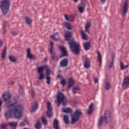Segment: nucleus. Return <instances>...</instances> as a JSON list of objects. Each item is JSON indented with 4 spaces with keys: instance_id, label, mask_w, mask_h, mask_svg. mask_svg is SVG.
<instances>
[{
    "instance_id": "nucleus-1",
    "label": "nucleus",
    "mask_w": 129,
    "mask_h": 129,
    "mask_svg": "<svg viewBox=\"0 0 129 129\" xmlns=\"http://www.w3.org/2000/svg\"><path fill=\"white\" fill-rule=\"evenodd\" d=\"M8 110L5 111V116L6 119H10L13 118V115L16 118H21L22 117V111L23 110V106L22 105H17L15 106L7 107Z\"/></svg>"
},
{
    "instance_id": "nucleus-2",
    "label": "nucleus",
    "mask_w": 129,
    "mask_h": 129,
    "mask_svg": "<svg viewBox=\"0 0 129 129\" xmlns=\"http://www.w3.org/2000/svg\"><path fill=\"white\" fill-rule=\"evenodd\" d=\"M71 37H72V32L67 31V32L65 33L64 38L67 42H69V45L71 52L74 53V54H77V55H79L80 52V45L79 43H76L75 41H70Z\"/></svg>"
},
{
    "instance_id": "nucleus-3",
    "label": "nucleus",
    "mask_w": 129,
    "mask_h": 129,
    "mask_svg": "<svg viewBox=\"0 0 129 129\" xmlns=\"http://www.w3.org/2000/svg\"><path fill=\"white\" fill-rule=\"evenodd\" d=\"M3 100L5 102V106L10 107L15 106L18 102L16 100H12V94L10 92H6L2 95Z\"/></svg>"
},
{
    "instance_id": "nucleus-4",
    "label": "nucleus",
    "mask_w": 129,
    "mask_h": 129,
    "mask_svg": "<svg viewBox=\"0 0 129 129\" xmlns=\"http://www.w3.org/2000/svg\"><path fill=\"white\" fill-rule=\"evenodd\" d=\"M11 2L10 0H2L0 2V10H1L3 15H7L10 11Z\"/></svg>"
},
{
    "instance_id": "nucleus-5",
    "label": "nucleus",
    "mask_w": 129,
    "mask_h": 129,
    "mask_svg": "<svg viewBox=\"0 0 129 129\" xmlns=\"http://www.w3.org/2000/svg\"><path fill=\"white\" fill-rule=\"evenodd\" d=\"M111 117V114L109 110L105 111L104 113V117L103 116H101L100 120L98 122V126H101L103 122V120L105 121V123H108L110 121V118Z\"/></svg>"
},
{
    "instance_id": "nucleus-6",
    "label": "nucleus",
    "mask_w": 129,
    "mask_h": 129,
    "mask_svg": "<svg viewBox=\"0 0 129 129\" xmlns=\"http://www.w3.org/2000/svg\"><path fill=\"white\" fill-rule=\"evenodd\" d=\"M81 116H82V112L81 111V110L77 109L75 112L71 115L72 124H74L75 122L78 121Z\"/></svg>"
},
{
    "instance_id": "nucleus-7",
    "label": "nucleus",
    "mask_w": 129,
    "mask_h": 129,
    "mask_svg": "<svg viewBox=\"0 0 129 129\" xmlns=\"http://www.w3.org/2000/svg\"><path fill=\"white\" fill-rule=\"evenodd\" d=\"M57 102H62L63 105H66L68 103L67 98L62 93H58L56 99Z\"/></svg>"
},
{
    "instance_id": "nucleus-8",
    "label": "nucleus",
    "mask_w": 129,
    "mask_h": 129,
    "mask_svg": "<svg viewBox=\"0 0 129 129\" xmlns=\"http://www.w3.org/2000/svg\"><path fill=\"white\" fill-rule=\"evenodd\" d=\"M128 11V0H125L123 7L121 8V14L122 16L125 17Z\"/></svg>"
},
{
    "instance_id": "nucleus-9",
    "label": "nucleus",
    "mask_w": 129,
    "mask_h": 129,
    "mask_svg": "<svg viewBox=\"0 0 129 129\" xmlns=\"http://www.w3.org/2000/svg\"><path fill=\"white\" fill-rule=\"evenodd\" d=\"M47 111L46 112V115L47 117H52L53 116V107H52V105H51V102L48 101L47 103Z\"/></svg>"
},
{
    "instance_id": "nucleus-10",
    "label": "nucleus",
    "mask_w": 129,
    "mask_h": 129,
    "mask_svg": "<svg viewBox=\"0 0 129 129\" xmlns=\"http://www.w3.org/2000/svg\"><path fill=\"white\" fill-rule=\"evenodd\" d=\"M50 58L52 61H56L58 62L59 61V56L56 55V52L53 51V48L51 47L50 49Z\"/></svg>"
},
{
    "instance_id": "nucleus-11",
    "label": "nucleus",
    "mask_w": 129,
    "mask_h": 129,
    "mask_svg": "<svg viewBox=\"0 0 129 129\" xmlns=\"http://www.w3.org/2000/svg\"><path fill=\"white\" fill-rule=\"evenodd\" d=\"M127 87H129V77H126L123 81L122 84V88L123 89H126Z\"/></svg>"
},
{
    "instance_id": "nucleus-12",
    "label": "nucleus",
    "mask_w": 129,
    "mask_h": 129,
    "mask_svg": "<svg viewBox=\"0 0 129 129\" xmlns=\"http://www.w3.org/2000/svg\"><path fill=\"white\" fill-rule=\"evenodd\" d=\"M68 64H69V60L67 58L62 59L60 62L61 67H67Z\"/></svg>"
},
{
    "instance_id": "nucleus-13",
    "label": "nucleus",
    "mask_w": 129,
    "mask_h": 129,
    "mask_svg": "<svg viewBox=\"0 0 129 129\" xmlns=\"http://www.w3.org/2000/svg\"><path fill=\"white\" fill-rule=\"evenodd\" d=\"M60 50L62 52V55L60 56V58H62V57H66L68 56V52H67V50H66V48L62 46H60L59 47Z\"/></svg>"
},
{
    "instance_id": "nucleus-14",
    "label": "nucleus",
    "mask_w": 129,
    "mask_h": 129,
    "mask_svg": "<svg viewBox=\"0 0 129 129\" xmlns=\"http://www.w3.org/2000/svg\"><path fill=\"white\" fill-rule=\"evenodd\" d=\"M27 57L28 58H29L30 60H34V59H36V56L34 55V54H32L31 53V49L28 48L27 49Z\"/></svg>"
},
{
    "instance_id": "nucleus-15",
    "label": "nucleus",
    "mask_w": 129,
    "mask_h": 129,
    "mask_svg": "<svg viewBox=\"0 0 129 129\" xmlns=\"http://www.w3.org/2000/svg\"><path fill=\"white\" fill-rule=\"evenodd\" d=\"M94 104L93 103H91L89 105V108L87 110L88 114H91V113L93 112V111L94 110Z\"/></svg>"
},
{
    "instance_id": "nucleus-16",
    "label": "nucleus",
    "mask_w": 129,
    "mask_h": 129,
    "mask_svg": "<svg viewBox=\"0 0 129 129\" xmlns=\"http://www.w3.org/2000/svg\"><path fill=\"white\" fill-rule=\"evenodd\" d=\"M84 66L86 69H88L90 68V60L87 58H85V62L84 63Z\"/></svg>"
},
{
    "instance_id": "nucleus-17",
    "label": "nucleus",
    "mask_w": 129,
    "mask_h": 129,
    "mask_svg": "<svg viewBox=\"0 0 129 129\" xmlns=\"http://www.w3.org/2000/svg\"><path fill=\"white\" fill-rule=\"evenodd\" d=\"M74 83H75V81H74V79L71 78L69 79V84L68 86V88H71L73 85H74Z\"/></svg>"
},
{
    "instance_id": "nucleus-18",
    "label": "nucleus",
    "mask_w": 129,
    "mask_h": 129,
    "mask_svg": "<svg viewBox=\"0 0 129 129\" xmlns=\"http://www.w3.org/2000/svg\"><path fill=\"white\" fill-rule=\"evenodd\" d=\"M25 23H26L27 25H29V26H31L33 23V20H32V19H31V17H25Z\"/></svg>"
},
{
    "instance_id": "nucleus-19",
    "label": "nucleus",
    "mask_w": 129,
    "mask_h": 129,
    "mask_svg": "<svg viewBox=\"0 0 129 129\" xmlns=\"http://www.w3.org/2000/svg\"><path fill=\"white\" fill-rule=\"evenodd\" d=\"M46 68H48V66H42L40 67H38L37 68V72L39 74L41 73H43V71L46 69Z\"/></svg>"
},
{
    "instance_id": "nucleus-20",
    "label": "nucleus",
    "mask_w": 129,
    "mask_h": 129,
    "mask_svg": "<svg viewBox=\"0 0 129 129\" xmlns=\"http://www.w3.org/2000/svg\"><path fill=\"white\" fill-rule=\"evenodd\" d=\"M6 56H7V46H5L4 50L1 54V58L2 60H5L6 59Z\"/></svg>"
},
{
    "instance_id": "nucleus-21",
    "label": "nucleus",
    "mask_w": 129,
    "mask_h": 129,
    "mask_svg": "<svg viewBox=\"0 0 129 129\" xmlns=\"http://www.w3.org/2000/svg\"><path fill=\"white\" fill-rule=\"evenodd\" d=\"M53 127L54 129H60V126L59 125V121L55 119L53 121Z\"/></svg>"
},
{
    "instance_id": "nucleus-22",
    "label": "nucleus",
    "mask_w": 129,
    "mask_h": 129,
    "mask_svg": "<svg viewBox=\"0 0 129 129\" xmlns=\"http://www.w3.org/2000/svg\"><path fill=\"white\" fill-rule=\"evenodd\" d=\"M38 109V103L36 102H35L34 104L32 105L31 110L30 112H34V111H36Z\"/></svg>"
},
{
    "instance_id": "nucleus-23",
    "label": "nucleus",
    "mask_w": 129,
    "mask_h": 129,
    "mask_svg": "<svg viewBox=\"0 0 129 129\" xmlns=\"http://www.w3.org/2000/svg\"><path fill=\"white\" fill-rule=\"evenodd\" d=\"M111 85L110 82L108 80H107L105 84V90H109L110 89Z\"/></svg>"
},
{
    "instance_id": "nucleus-24",
    "label": "nucleus",
    "mask_w": 129,
    "mask_h": 129,
    "mask_svg": "<svg viewBox=\"0 0 129 129\" xmlns=\"http://www.w3.org/2000/svg\"><path fill=\"white\" fill-rule=\"evenodd\" d=\"M91 44L90 42H86L83 44L84 48L86 51L90 49Z\"/></svg>"
},
{
    "instance_id": "nucleus-25",
    "label": "nucleus",
    "mask_w": 129,
    "mask_h": 129,
    "mask_svg": "<svg viewBox=\"0 0 129 129\" xmlns=\"http://www.w3.org/2000/svg\"><path fill=\"white\" fill-rule=\"evenodd\" d=\"M9 59L12 63H15V62H17V61H18V58L14 55H10L9 56Z\"/></svg>"
},
{
    "instance_id": "nucleus-26",
    "label": "nucleus",
    "mask_w": 129,
    "mask_h": 129,
    "mask_svg": "<svg viewBox=\"0 0 129 129\" xmlns=\"http://www.w3.org/2000/svg\"><path fill=\"white\" fill-rule=\"evenodd\" d=\"M63 26L66 27L68 30H73V27L71 26V24L68 22H64Z\"/></svg>"
},
{
    "instance_id": "nucleus-27",
    "label": "nucleus",
    "mask_w": 129,
    "mask_h": 129,
    "mask_svg": "<svg viewBox=\"0 0 129 129\" xmlns=\"http://www.w3.org/2000/svg\"><path fill=\"white\" fill-rule=\"evenodd\" d=\"M90 27H91V22H88L85 27L86 32H87V33H89V31L88 30L89 29V28H90Z\"/></svg>"
},
{
    "instance_id": "nucleus-28",
    "label": "nucleus",
    "mask_w": 129,
    "mask_h": 129,
    "mask_svg": "<svg viewBox=\"0 0 129 129\" xmlns=\"http://www.w3.org/2000/svg\"><path fill=\"white\" fill-rule=\"evenodd\" d=\"M63 120L66 124H69V116L64 115L63 116Z\"/></svg>"
},
{
    "instance_id": "nucleus-29",
    "label": "nucleus",
    "mask_w": 129,
    "mask_h": 129,
    "mask_svg": "<svg viewBox=\"0 0 129 129\" xmlns=\"http://www.w3.org/2000/svg\"><path fill=\"white\" fill-rule=\"evenodd\" d=\"M86 5V0H81V3L79 7H80L81 8H84V9H85Z\"/></svg>"
},
{
    "instance_id": "nucleus-30",
    "label": "nucleus",
    "mask_w": 129,
    "mask_h": 129,
    "mask_svg": "<svg viewBox=\"0 0 129 129\" xmlns=\"http://www.w3.org/2000/svg\"><path fill=\"white\" fill-rule=\"evenodd\" d=\"M120 66L121 68V70H124V69H126L129 67V65L127 64L126 66H123V63L121 62V60H120Z\"/></svg>"
},
{
    "instance_id": "nucleus-31",
    "label": "nucleus",
    "mask_w": 129,
    "mask_h": 129,
    "mask_svg": "<svg viewBox=\"0 0 129 129\" xmlns=\"http://www.w3.org/2000/svg\"><path fill=\"white\" fill-rule=\"evenodd\" d=\"M63 112L66 113H72V109L70 108H68L67 109H62Z\"/></svg>"
},
{
    "instance_id": "nucleus-32",
    "label": "nucleus",
    "mask_w": 129,
    "mask_h": 129,
    "mask_svg": "<svg viewBox=\"0 0 129 129\" xmlns=\"http://www.w3.org/2000/svg\"><path fill=\"white\" fill-rule=\"evenodd\" d=\"M8 125H9V126H11L12 127H16L17 125H18V122H11L8 123Z\"/></svg>"
},
{
    "instance_id": "nucleus-33",
    "label": "nucleus",
    "mask_w": 129,
    "mask_h": 129,
    "mask_svg": "<svg viewBox=\"0 0 129 129\" xmlns=\"http://www.w3.org/2000/svg\"><path fill=\"white\" fill-rule=\"evenodd\" d=\"M41 120L42 123H43V124H44V125H47V124H48V121H47L45 116H42L41 117Z\"/></svg>"
},
{
    "instance_id": "nucleus-34",
    "label": "nucleus",
    "mask_w": 129,
    "mask_h": 129,
    "mask_svg": "<svg viewBox=\"0 0 129 129\" xmlns=\"http://www.w3.org/2000/svg\"><path fill=\"white\" fill-rule=\"evenodd\" d=\"M81 33L82 34V39H83V40H87V35L85 34V33H84V31H81Z\"/></svg>"
},
{
    "instance_id": "nucleus-35",
    "label": "nucleus",
    "mask_w": 129,
    "mask_h": 129,
    "mask_svg": "<svg viewBox=\"0 0 129 129\" xmlns=\"http://www.w3.org/2000/svg\"><path fill=\"white\" fill-rule=\"evenodd\" d=\"M42 123L40 121H37V123L35 125V128L36 129H40L42 127L41 126Z\"/></svg>"
},
{
    "instance_id": "nucleus-36",
    "label": "nucleus",
    "mask_w": 129,
    "mask_h": 129,
    "mask_svg": "<svg viewBox=\"0 0 129 129\" xmlns=\"http://www.w3.org/2000/svg\"><path fill=\"white\" fill-rule=\"evenodd\" d=\"M78 9L79 12L81 13V14H82V13H84V10L85 8L83 7H80V6H79L78 7Z\"/></svg>"
},
{
    "instance_id": "nucleus-37",
    "label": "nucleus",
    "mask_w": 129,
    "mask_h": 129,
    "mask_svg": "<svg viewBox=\"0 0 129 129\" xmlns=\"http://www.w3.org/2000/svg\"><path fill=\"white\" fill-rule=\"evenodd\" d=\"M46 83L47 84H50L51 82V77H50V76H46Z\"/></svg>"
},
{
    "instance_id": "nucleus-38",
    "label": "nucleus",
    "mask_w": 129,
    "mask_h": 129,
    "mask_svg": "<svg viewBox=\"0 0 129 129\" xmlns=\"http://www.w3.org/2000/svg\"><path fill=\"white\" fill-rule=\"evenodd\" d=\"M45 69H46V76H49V75L51 74V71L50 70V69H49V67H47V68H45Z\"/></svg>"
},
{
    "instance_id": "nucleus-39",
    "label": "nucleus",
    "mask_w": 129,
    "mask_h": 129,
    "mask_svg": "<svg viewBox=\"0 0 129 129\" xmlns=\"http://www.w3.org/2000/svg\"><path fill=\"white\" fill-rule=\"evenodd\" d=\"M98 54V61H99L100 64H101V54L99 52H97Z\"/></svg>"
},
{
    "instance_id": "nucleus-40",
    "label": "nucleus",
    "mask_w": 129,
    "mask_h": 129,
    "mask_svg": "<svg viewBox=\"0 0 129 129\" xmlns=\"http://www.w3.org/2000/svg\"><path fill=\"white\" fill-rule=\"evenodd\" d=\"M57 34H58V33H56L55 34L51 36V38L52 40H54V41H58V38L55 37V36H56Z\"/></svg>"
},
{
    "instance_id": "nucleus-41",
    "label": "nucleus",
    "mask_w": 129,
    "mask_h": 129,
    "mask_svg": "<svg viewBox=\"0 0 129 129\" xmlns=\"http://www.w3.org/2000/svg\"><path fill=\"white\" fill-rule=\"evenodd\" d=\"M44 77H45V75L43 73L40 74L39 77L38 78V79L39 80H42V79H44Z\"/></svg>"
},
{
    "instance_id": "nucleus-42",
    "label": "nucleus",
    "mask_w": 129,
    "mask_h": 129,
    "mask_svg": "<svg viewBox=\"0 0 129 129\" xmlns=\"http://www.w3.org/2000/svg\"><path fill=\"white\" fill-rule=\"evenodd\" d=\"M25 122H27V121L26 120H24V121L21 122L20 123V126H24V125H26Z\"/></svg>"
},
{
    "instance_id": "nucleus-43",
    "label": "nucleus",
    "mask_w": 129,
    "mask_h": 129,
    "mask_svg": "<svg viewBox=\"0 0 129 129\" xmlns=\"http://www.w3.org/2000/svg\"><path fill=\"white\" fill-rule=\"evenodd\" d=\"M60 83L62 84V86H65V84H66V81L64 79H62L60 81Z\"/></svg>"
},
{
    "instance_id": "nucleus-44",
    "label": "nucleus",
    "mask_w": 129,
    "mask_h": 129,
    "mask_svg": "<svg viewBox=\"0 0 129 129\" xmlns=\"http://www.w3.org/2000/svg\"><path fill=\"white\" fill-rule=\"evenodd\" d=\"M11 34L12 35V36H17V35H19V33H18V32L15 31H11Z\"/></svg>"
},
{
    "instance_id": "nucleus-45",
    "label": "nucleus",
    "mask_w": 129,
    "mask_h": 129,
    "mask_svg": "<svg viewBox=\"0 0 129 129\" xmlns=\"http://www.w3.org/2000/svg\"><path fill=\"white\" fill-rule=\"evenodd\" d=\"M113 61L112 60L111 62H110L109 66H108V68H112V66H113Z\"/></svg>"
},
{
    "instance_id": "nucleus-46",
    "label": "nucleus",
    "mask_w": 129,
    "mask_h": 129,
    "mask_svg": "<svg viewBox=\"0 0 129 129\" xmlns=\"http://www.w3.org/2000/svg\"><path fill=\"white\" fill-rule=\"evenodd\" d=\"M2 105H3V99L0 98V111L2 110Z\"/></svg>"
},
{
    "instance_id": "nucleus-47",
    "label": "nucleus",
    "mask_w": 129,
    "mask_h": 129,
    "mask_svg": "<svg viewBox=\"0 0 129 129\" xmlns=\"http://www.w3.org/2000/svg\"><path fill=\"white\" fill-rule=\"evenodd\" d=\"M6 127H7V125L6 124H1V129H7L6 128Z\"/></svg>"
},
{
    "instance_id": "nucleus-48",
    "label": "nucleus",
    "mask_w": 129,
    "mask_h": 129,
    "mask_svg": "<svg viewBox=\"0 0 129 129\" xmlns=\"http://www.w3.org/2000/svg\"><path fill=\"white\" fill-rule=\"evenodd\" d=\"M31 96L32 97H34V96H35V91H34V90H31Z\"/></svg>"
},
{
    "instance_id": "nucleus-49",
    "label": "nucleus",
    "mask_w": 129,
    "mask_h": 129,
    "mask_svg": "<svg viewBox=\"0 0 129 129\" xmlns=\"http://www.w3.org/2000/svg\"><path fill=\"white\" fill-rule=\"evenodd\" d=\"M4 45V40L0 39V48Z\"/></svg>"
},
{
    "instance_id": "nucleus-50",
    "label": "nucleus",
    "mask_w": 129,
    "mask_h": 129,
    "mask_svg": "<svg viewBox=\"0 0 129 129\" xmlns=\"http://www.w3.org/2000/svg\"><path fill=\"white\" fill-rule=\"evenodd\" d=\"M75 18V17L73 15H71L70 19H71V22H74V20L73 19Z\"/></svg>"
},
{
    "instance_id": "nucleus-51",
    "label": "nucleus",
    "mask_w": 129,
    "mask_h": 129,
    "mask_svg": "<svg viewBox=\"0 0 129 129\" xmlns=\"http://www.w3.org/2000/svg\"><path fill=\"white\" fill-rule=\"evenodd\" d=\"M114 58H115V55L113 53L112 54V61H114Z\"/></svg>"
},
{
    "instance_id": "nucleus-52",
    "label": "nucleus",
    "mask_w": 129,
    "mask_h": 129,
    "mask_svg": "<svg viewBox=\"0 0 129 129\" xmlns=\"http://www.w3.org/2000/svg\"><path fill=\"white\" fill-rule=\"evenodd\" d=\"M64 18L67 21H69V17H68V15L67 14H66L64 15Z\"/></svg>"
},
{
    "instance_id": "nucleus-53",
    "label": "nucleus",
    "mask_w": 129,
    "mask_h": 129,
    "mask_svg": "<svg viewBox=\"0 0 129 129\" xmlns=\"http://www.w3.org/2000/svg\"><path fill=\"white\" fill-rule=\"evenodd\" d=\"M73 89H75V90H80V89L78 87H74Z\"/></svg>"
},
{
    "instance_id": "nucleus-54",
    "label": "nucleus",
    "mask_w": 129,
    "mask_h": 129,
    "mask_svg": "<svg viewBox=\"0 0 129 129\" xmlns=\"http://www.w3.org/2000/svg\"><path fill=\"white\" fill-rule=\"evenodd\" d=\"M94 82L95 83H98V79L95 78L94 79Z\"/></svg>"
},
{
    "instance_id": "nucleus-55",
    "label": "nucleus",
    "mask_w": 129,
    "mask_h": 129,
    "mask_svg": "<svg viewBox=\"0 0 129 129\" xmlns=\"http://www.w3.org/2000/svg\"><path fill=\"white\" fill-rule=\"evenodd\" d=\"M19 91L20 93H24V91H23V89H22V88H20Z\"/></svg>"
},
{
    "instance_id": "nucleus-56",
    "label": "nucleus",
    "mask_w": 129,
    "mask_h": 129,
    "mask_svg": "<svg viewBox=\"0 0 129 129\" xmlns=\"http://www.w3.org/2000/svg\"><path fill=\"white\" fill-rule=\"evenodd\" d=\"M50 45H51V46L50 47V49L51 48H52V49H53V51H54V47H53V43L52 42H50Z\"/></svg>"
},
{
    "instance_id": "nucleus-57",
    "label": "nucleus",
    "mask_w": 129,
    "mask_h": 129,
    "mask_svg": "<svg viewBox=\"0 0 129 129\" xmlns=\"http://www.w3.org/2000/svg\"><path fill=\"white\" fill-rule=\"evenodd\" d=\"M9 84H10L11 85H14V84H15V82L11 81L9 83Z\"/></svg>"
},
{
    "instance_id": "nucleus-58",
    "label": "nucleus",
    "mask_w": 129,
    "mask_h": 129,
    "mask_svg": "<svg viewBox=\"0 0 129 129\" xmlns=\"http://www.w3.org/2000/svg\"><path fill=\"white\" fill-rule=\"evenodd\" d=\"M73 93H74V94H76V90L74 89L73 88Z\"/></svg>"
},
{
    "instance_id": "nucleus-59",
    "label": "nucleus",
    "mask_w": 129,
    "mask_h": 129,
    "mask_svg": "<svg viewBox=\"0 0 129 129\" xmlns=\"http://www.w3.org/2000/svg\"><path fill=\"white\" fill-rule=\"evenodd\" d=\"M6 25H7V22H5L4 23V25L3 26V29H5L6 28Z\"/></svg>"
},
{
    "instance_id": "nucleus-60",
    "label": "nucleus",
    "mask_w": 129,
    "mask_h": 129,
    "mask_svg": "<svg viewBox=\"0 0 129 129\" xmlns=\"http://www.w3.org/2000/svg\"><path fill=\"white\" fill-rule=\"evenodd\" d=\"M106 0H100L101 3H102V4H104V3H105Z\"/></svg>"
},
{
    "instance_id": "nucleus-61",
    "label": "nucleus",
    "mask_w": 129,
    "mask_h": 129,
    "mask_svg": "<svg viewBox=\"0 0 129 129\" xmlns=\"http://www.w3.org/2000/svg\"><path fill=\"white\" fill-rule=\"evenodd\" d=\"M6 33V30H5V29L3 28V35H5V34Z\"/></svg>"
},
{
    "instance_id": "nucleus-62",
    "label": "nucleus",
    "mask_w": 129,
    "mask_h": 129,
    "mask_svg": "<svg viewBox=\"0 0 129 129\" xmlns=\"http://www.w3.org/2000/svg\"><path fill=\"white\" fill-rule=\"evenodd\" d=\"M60 103H61V102H57V106H60Z\"/></svg>"
},
{
    "instance_id": "nucleus-63",
    "label": "nucleus",
    "mask_w": 129,
    "mask_h": 129,
    "mask_svg": "<svg viewBox=\"0 0 129 129\" xmlns=\"http://www.w3.org/2000/svg\"><path fill=\"white\" fill-rule=\"evenodd\" d=\"M74 1L75 2V3H77L78 2V0H74Z\"/></svg>"
},
{
    "instance_id": "nucleus-64",
    "label": "nucleus",
    "mask_w": 129,
    "mask_h": 129,
    "mask_svg": "<svg viewBox=\"0 0 129 129\" xmlns=\"http://www.w3.org/2000/svg\"><path fill=\"white\" fill-rule=\"evenodd\" d=\"M57 77H58V78H59L60 77V76L58 75Z\"/></svg>"
}]
</instances>
